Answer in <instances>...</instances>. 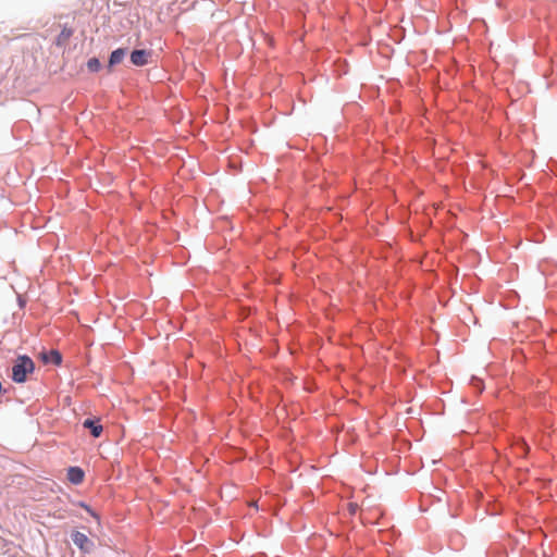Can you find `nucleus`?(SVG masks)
<instances>
[{"label":"nucleus","mask_w":557,"mask_h":557,"mask_svg":"<svg viewBox=\"0 0 557 557\" xmlns=\"http://www.w3.org/2000/svg\"><path fill=\"white\" fill-rule=\"evenodd\" d=\"M72 541L77 547H79L84 552H89L92 547L91 541L87 537V535L79 531H75L72 533Z\"/></svg>","instance_id":"nucleus-2"},{"label":"nucleus","mask_w":557,"mask_h":557,"mask_svg":"<svg viewBox=\"0 0 557 557\" xmlns=\"http://www.w3.org/2000/svg\"><path fill=\"white\" fill-rule=\"evenodd\" d=\"M125 54H126V51L124 49L114 50L110 55L109 65L112 66V65L121 63L123 61Z\"/></svg>","instance_id":"nucleus-7"},{"label":"nucleus","mask_w":557,"mask_h":557,"mask_svg":"<svg viewBox=\"0 0 557 557\" xmlns=\"http://www.w3.org/2000/svg\"><path fill=\"white\" fill-rule=\"evenodd\" d=\"M83 426L90 430V433L94 437H99L103 431V428L101 424H99L98 421L86 419L83 422Z\"/></svg>","instance_id":"nucleus-4"},{"label":"nucleus","mask_w":557,"mask_h":557,"mask_svg":"<svg viewBox=\"0 0 557 557\" xmlns=\"http://www.w3.org/2000/svg\"><path fill=\"white\" fill-rule=\"evenodd\" d=\"M100 66H101L100 61L97 58H91L87 62V67L90 72L99 71Z\"/></svg>","instance_id":"nucleus-9"},{"label":"nucleus","mask_w":557,"mask_h":557,"mask_svg":"<svg viewBox=\"0 0 557 557\" xmlns=\"http://www.w3.org/2000/svg\"><path fill=\"white\" fill-rule=\"evenodd\" d=\"M73 30L71 28L64 27L57 38V45L62 46L67 42V40L72 37Z\"/></svg>","instance_id":"nucleus-8"},{"label":"nucleus","mask_w":557,"mask_h":557,"mask_svg":"<svg viewBox=\"0 0 557 557\" xmlns=\"http://www.w3.org/2000/svg\"><path fill=\"white\" fill-rule=\"evenodd\" d=\"M35 369L33 360L27 356L18 357L16 363L12 368V379L16 383H23L26 381L28 373H32Z\"/></svg>","instance_id":"nucleus-1"},{"label":"nucleus","mask_w":557,"mask_h":557,"mask_svg":"<svg viewBox=\"0 0 557 557\" xmlns=\"http://www.w3.org/2000/svg\"><path fill=\"white\" fill-rule=\"evenodd\" d=\"M67 479L74 484H79L84 479V472L78 467H72L69 469Z\"/></svg>","instance_id":"nucleus-6"},{"label":"nucleus","mask_w":557,"mask_h":557,"mask_svg":"<svg viewBox=\"0 0 557 557\" xmlns=\"http://www.w3.org/2000/svg\"><path fill=\"white\" fill-rule=\"evenodd\" d=\"M151 53L147 50H134L131 54V61L136 66H143L148 63Z\"/></svg>","instance_id":"nucleus-3"},{"label":"nucleus","mask_w":557,"mask_h":557,"mask_svg":"<svg viewBox=\"0 0 557 557\" xmlns=\"http://www.w3.org/2000/svg\"><path fill=\"white\" fill-rule=\"evenodd\" d=\"M41 359L45 363L60 364L62 361L61 354L58 350H50L49 352H42Z\"/></svg>","instance_id":"nucleus-5"}]
</instances>
